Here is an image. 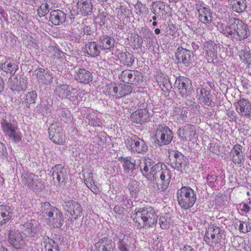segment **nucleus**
Wrapping results in <instances>:
<instances>
[{
	"instance_id": "obj_1",
	"label": "nucleus",
	"mask_w": 251,
	"mask_h": 251,
	"mask_svg": "<svg viewBox=\"0 0 251 251\" xmlns=\"http://www.w3.org/2000/svg\"><path fill=\"white\" fill-rule=\"evenodd\" d=\"M228 24V25L222 24L220 26L221 33L226 36L241 41L250 35L247 31L248 25L239 19L231 18Z\"/></svg>"
},
{
	"instance_id": "obj_2",
	"label": "nucleus",
	"mask_w": 251,
	"mask_h": 251,
	"mask_svg": "<svg viewBox=\"0 0 251 251\" xmlns=\"http://www.w3.org/2000/svg\"><path fill=\"white\" fill-rule=\"evenodd\" d=\"M133 218L139 228L152 227L157 221V216L151 207L136 208Z\"/></svg>"
},
{
	"instance_id": "obj_3",
	"label": "nucleus",
	"mask_w": 251,
	"mask_h": 251,
	"mask_svg": "<svg viewBox=\"0 0 251 251\" xmlns=\"http://www.w3.org/2000/svg\"><path fill=\"white\" fill-rule=\"evenodd\" d=\"M177 201L180 206L188 209L192 207L196 201L197 197L194 190L189 187H182L177 192Z\"/></svg>"
},
{
	"instance_id": "obj_4",
	"label": "nucleus",
	"mask_w": 251,
	"mask_h": 251,
	"mask_svg": "<svg viewBox=\"0 0 251 251\" xmlns=\"http://www.w3.org/2000/svg\"><path fill=\"white\" fill-rule=\"evenodd\" d=\"M139 161L140 169L143 175L149 180L154 181L155 175L162 165L159 163L156 164L149 158H141Z\"/></svg>"
},
{
	"instance_id": "obj_5",
	"label": "nucleus",
	"mask_w": 251,
	"mask_h": 251,
	"mask_svg": "<svg viewBox=\"0 0 251 251\" xmlns=\"http://www.w3.org/2000/svg\"><path fill=\"white\" fill-rule=\"evenodd\" d=\"M223 230L218 226L210 225L206 228L204 236V241L209 245H217L224 239Z\"/></svg>"
},
{
	"instance_id": "obj_6",
	"label": "nucleus",
	"mask_w": 251,
	"mask_h": 251,
	"mask_svg": "<svg viewBox=\"0 0 251 251\" xmlns=\"http://www.w3.org/2000/svg\"><path fill=\"white\" fill-rule=\"evenodd\" d=\"M155 137L159 146L167 145L173 140V132L165 125H159L156 129Z\"/></svg>"
},
{
	"instance_id": "obj_7",
	"label": "nucleus",
	"mask_w": 251,
	"mask_h": 251,
	"mask_svg": "<svg viewBox=\"0 0 251 251\" xmlns=\"http://www.w3.org/2000/svg\"><path fill=\"white\" fill-rule=\"evenodd\" d=\"M127 148L132 151L137 153H144L148 151V145L142 139L136 135H134L128 138L126 141Z\"/></svg>"
},
{
	"instance_id": "obj_8",
	"label": "nucleus",
	"mask_w": 251,
	"mask_h": 251,
	"mask_svg": "<svg viewBox=\"0 0 251 251\" xmlns=\"http://www.w3.org/2000/svg\"><path fill=\"white\" fill-rule=\"evenodd\" d=\"M53 180L60 186H64L68 180L66 169L62 164H57L53 167L51 171Z\"/></svg>"
},
{
	"instance_id": "obj_9",
	"label": "nucleus",
	"mask_w": 251,
	"mask_h": 251,
	"mask_svg": "<svg viewBox=\"0 0 251 251\" xmlns=\"http://www.w3.org/2000/svg\"><path fill=\"white\" fill-rule=\"evenodd\" d=\"M136 241L134 237L129 234L118 237L117 247L118 251H134Z\"/></svg>"
},
{
	"instance_id": "obj_10",
	"label": "nucleus",
	"mask_w": 251,
	"mask_h": 251,
	"mask_svg": "<svg viewBox=\"0 0 251 251\" xmlns=\"http://www.w3.org/2000/svg\"><path fill=\"white\" fill-rule=\"evenodd\" d=\"M171 176L168 170L163 169L162 166L155 175V181L158 185V190L164 192L167 190L170 183Z\"/></svg>"
},
{
	"instance_id": "obj_11",
	"label": "nucleus",
	"mask_w": 251,
	"mask_h": 251,
	"mask_svg": "<svg viewBox=\"0 0 251 251\" xmlns=\"http://www.w3.org/2000/svg\"><path fill=\"white\" fill-rule=\"evenodd\" d=\"M120 78L125 83L138 84L142 81V74L137 70H126L120 75Z\"/></svg>"
},
{
	"instance_id": "obj_12",
	"label": "nucleus",
	"mask_w": 251,
	"mask_h": 251,
	"mask_svg": "<svg viewBox=\"0 0 251 251\" xmlns=\"http://www.w3.org/2000/svg\"><path fill=\"white\" fill-rule=\"evenodd\" d=\"M49 138L56 144H63L65 142V134L59 125L52 124L48 129Z\"/></svg>"
},
{
	"instance_id": "obj_13",
	"label": "nucleus",
	"mask_w": 251,
	"mask_h": 251,
	"mask_svg": "<svg viewBox=\"0 0 251 251\" xmlns=\"http://www.w3.org/2000/svg\"><path fill=\"white\" fill-rule=\"evenodd\" d=\"M8 241L16 249H23L26 246V242L21 233L16 230L10 231Z\"/></svg>"
},
{
	"instance_id": "obj_14",
	"label": "nucleus",
	"mask_w": 251,
	"mask_h": 251,
	"mask_svg": "<svg viewBox=\"0 0 251 251\" xmlns=\"http://www.w3.org/2000/svg\"><path fill=\"white\" fill-rule=\"evenodd\" d=\"M27 80L25 78L21 75L18 76H10L7 81L8 87L12 91L20 92L26 89Z\"/></svg>"
},
{
	"instance_id": "obj_15",
	"label": "nucleus",
	"mask_w": 251,
	"mask_h": 251,
	"mask_svg": "<svg viewBox=\"0 0 251 251\" xmlns=\"http://www.w3.org/2000/svg\"><path fill=\"white\" fill-rule=\"evenodd\" d=\"M177 134L182 140L191 141L197 138L196 127L191 124L186 125L179 128Z\"/></svg>"
},
{
	"instance_id": "obj_16",
	"label": "nucleus",
	"mask_w": 251,
	"mask_h": 251,
	"mask_svg": "<svg viewBox=\"0 0 251 251\" xmlns=\"http://www.w3.org/2000/svg\"><path fill=\"white\" fill-rule=\"evenodd\" d=\"M175 54L178 63H182L185 66H188L192 61L193 53L186 49L184 45L177 48Z\"/></svg>"
},
{
	"instance_id": "obj_17",
	"label": "nucleus",
	"mask_w": 251,
	"mask_h": 251,
	"mask_svg": "<svg viewBox=\"0 0 251 251\" xmlns=\"http://www.w3.org/2000/svg\"><path fill=\"white\" fill-rule=\"evenodd\" d=\"M64 209L75 219L80 217L82 208L81 205L76 201H65L63 204Z\"/></svg>"
},
{
	"instance_id": "obj_18",
	"label": "nucleus",
	"mask_w": 251,
	"mask_h": 251,
	"mask_svg": "<svg viewBox=\"0 0 251 251\" xmlns=\"http://www.w3.org/2000/svg\"><path fill=\"white\" fill-rule=\"evenodd\" d=\"M33 75L36 76L38 83L42 84H50L53 78L52 74L42 68L36 69L33 72Z\"/></svg>"
},
{
	"instance_id": "obj_19",
	"label": "nucleus",
	"mask_w": 251,
	"mask_h": 251,
	"mask_svg": "<svg viewBox=\"0 0 251 251\" xmlns=\"http://www.w3.org/2000/svg\"><path fill=\"white\" fill-rule=\"evenodd\" d=\"M47 218L50 224L56 228L60 227L64 221L63 214L57 209H53L49 212Z\"/></svg>"
},
{
	"instance_id": "obj_20",
	"label": "nucleus",
	"mask_w": 251,
	"mask_h": 251,
	"mask_svg": "<svg viewBox=\"0 0 251 251\" xmlns=\"http://www.w3.org/2000/svg\"><path fill=\"white\" fill-rule=\"evenodd\" d=\"M22 183L31 189H36L41 184L39 176L32 173H25L22 176Z\"/></svg>"
},
{
	"instance_id": "obj_21",
	"label": "nucleus",
	"mask_w": 251,
	"mask_h": 251,
	"mask_svg": "<svg viewBox=\"0 0 251 251\" xmlns=\"http://www.w3.org/2000/svg\"><path fill=\"white\" fill-rule=\"evenodd\" d=\"M243 148V146L241 145L236 144L230 151V158L235 164H243L244 162L245 155L242 152Z\"/></svg>"
},
{
	"instance_id": "obj_22",
	"label": "nucleus",
	"mask_w": 251,
	"mask_h": 251,
	"mask_svg": "<svg viewBox=\"0 0 251 251\" xmlns=\"http://www.w3.org/2000/svg\"><path fill=\"white\" fill-rule=\"evenodd\" d=\"M236 110L242 116L249 117L251 114V103L246 99H241L235 104Z\"/></svg>"
},
{
	"instance_id": "obj_23",
	"label": "nucleus",
	"mask_w": 251,
	"mask_h": 251,
	"mask_svg": "<svg viewBox=\"0 0 251 251\" xmlns=\"http://www.w3.org/2000/svg\"><path fill=\"white\" fill-rule=\"evenodd\" d=\"M200 93L198 100L201 104L211 107L215 106V103L212 100V96L210 90L202 88L200 89Z\"/></svg>"
},
{
	"instance_id": "obj_24",
	"label": "nucleus",
	"mask_w": 251,
	"mask_h": 251,
	"mask_svg": "<svg viewBox=\"0 0 251 251\" xmlns=\"http://www.w3.org/2000/svg\"><path fill=\"white\" fill-rule=\"evenodd\" d=\"M150 114L146 108L138 109L133 112L131 115V120L137 124H142L149 120Z\"/></svg>"
},
{
	"instance_id": "obj_25",
	"label": "nucleus",
	"mask_w": 251,
	"mask_h": 251,
	"mask_svg": "<svg viewBox=\"0 0 251 251\" xmlns=\"http://www.w3.org/2000/svg\"><path fill=\"white\" fill-rule=\"evenodd\" d=\"M75 77L78 82L86 84L93 80V75L91 73L85 69L81 68L75 70Z\"/></svg>"
},
{
	"instance_id": "obj_26",
	"label": "nucleus",
	"mask_w": 251,
	"mask_h": 251,
	"mask_svg": "<svg viewBox=\"0 0 251 251\" xmlns=\"http://www.w3.org/2000/svg\"><path fill=\"white\" fill-rule=\"evenodd\" d=\"M97 251H114L115 244L107 237L101 238L95 244Z\"/></svg>"
},
{
	"instance_id": "obj_27",
	"label": "nucleus",
	"mask_w": 251,
	"mask_h": 251,
	"mask_svg": "<svg viewBox=\"0 0 251 251\" xmlns=\"http://www.w3.org/2000/svg\"><path fill=\"white\" fill-rule=\"evenodd\" d=\"M66 14L60 10H55L50 12V21L55 25H60L66 21Z\"/></svg>"
},
{
	"instance_id": "obj_28",
	"label": "nucleus",
	"mask_w": 251,
	"mask_h": 251,
	"mask_svg": "<svg viewBox=\"0 0 251 251\" xmlns=\"http://www.w3.org/2000/svg\"><path fill=\"white\" fill-rule=\"evenodd\" d=\"M12 216V210L9 206L0 205V226L5 225Z\"/></svg>"
},
{
	"instance_id": "obj_29",
	"label": "nucleus",
	"mask_w": 251,
	"mask_h": 251,
	"mask_svg": "<svg viewBox=\"0 0 251 251\" xmlns=\"http://www.w3.org/2000/svg\"><path fill=\"white\" fill-rule=\"evenodd\" d=\"M122 159L123 161V166L126 173L131 174L136 168H140L139 164L140 159L137 161L132 159L130 157H122Z\"/></svg>"
},
{
	"instance_id": "obj_30",
	"label": "nucleus",
	"mask_w": 251,
	"mask_h": 251,
	"mask_svg": "<svg viewBox=\"0 0 251 251\" xmlns=\"http://www.w3.org/2000/svg\"><path fill=\"white\" fill-rule=\"evenodd\" d=\"M77 8L83 15H89L92 13L93 4L91 0H78Z\"/></svg>"
},
{
	"instance_id": "obj_31",
	"label": "nucleus",
	"mask_w": 251,
	"mask_h": 251,
	"mask_svg": "<svg viewBox=\"0 0 251 251\" xmlns=\"http://www.w3.org/2000/svg\"><path fill=\"white\" fill-rule=\"evenodd\" d=\"M0 68L7 74H14L18 70V65L15 60L6 59L4 62L0 64Z\"/></svg>"
},
{
	"instance_id": "obj_32",
	"label": "nucleus",
	"mask_w": 251,
	"mask_h": 251,
	"mask_svg": "<svg viewBox=\"0 0 251 251\" xmlns=\"http://www.w3.org/2000/svg\"><path fill=\"white\" fill-rule=\"evenodd\" d=\"M204 49L206 52L207 55V60L208 61H213L217 57V46L212 41L205 43Z\"/></svg>"
},
{
	"instance_id": "obj_33",
	"label": "nucleus",
	"mask_w": 251,
	"mask_h": 251,
	"mask_svg": "<svg viewBox=\"0 0 251 251\" xmlns=\"http://www.w3.org/2000/svg\"><path fill=\"white\" fill-rule=\"evenodd\" d=\"M38 223L35 220L27 221L24 225H22V228L25 234L27 236H33L37 232Z\"/></svg>"
},
{
	"instance_id": "obj_34",
	"label": "nucleus",
	"mask_w": 251,
	"mask_h": 251,
	"mask_svg": "<svg viewBox=\"0 0 251 251\" xmlns=\"http://www.w3.org/2000/svg\"><path fill=\"white\" fill-rule=\"evenodd\" d=\"M115 43L114 38L108 36H101L99 39V43L101 50H111L114 47Z\"/></svg>"
},
{
	"instance_id": "obj_35",
	"label": "nucleus",
	"mask_w": 251,
	"mask_h": 251,
	"mask_svg": "<svg viewBox=\"0 0 251 251\" xmlns=\"http://www.w3.org/2000/svg\"><path fill=\"white\" fill-rule=\"evenodd\" d=\"M100 47L96 42H90L85 45V49L88 54L92 57H97L100 53Z\"/></svg>"
},
{
	"instance_id": "obj_36",
	"label": "nucleus",
	"mask_w": 251,
	"mask_h": 251,
	"mask_svg": "<svg viewBox=\"0 0 251 251\" xmlns=\"http://www.w3.org/2000/svg\"><path fill=\"white\" fill-rule=\"evenodd\" d=\"M187 112L185 107H175L173 109V116L179 122L186 121Z\"/></svg>"
},
{
	"instance_id": "obj_37",
	"label": "nucleus",
	"mask_w": 251,
	"mask_h": 251,
	"mask_svg": "<svg viewBox=\"0 0 251 251\" xmlns=\"http://www.w3.org/2000/svg\"><path fill=\"white\" fill-rule=\"evenodd\" d=\"M175 85L177 88L178 93L182 97H186L188 95L189 92L187 90V86L184 79H176L175 83Z\"/></svg>"
},
{
	"instance_id": "obj_38",
	"label": "nucleus",
	"mask_w": 251,
	"mask_h": 251,
	"mask_svg": "<svg viewBox=\"0 0 251 251\" xmlns=\"http://www.w3.org/2000/svg\"><path fill=\"white\" fill-rule=\"evenodd\" d=\"M231 5L233 11L242 13L247 7L246 0H231Z\"/></svg>"
},
{
	"instance_id": "obj_39",
	"label": "nucleus",
	"mask_w": 251,
	"mask_h": 251,
	"mask_svg": "<svg viewBox=\"0 0 251 251\" xmlns=\"http://www.w3.org/2000/svg\"><path fill=\"white\" fill-rule=\"evenodd\" d=\"M119 59L121 63L128 66H132L134 61L133 55L128 52L121 53Z\"/></svg>"
},
{
	"instance_id": "obj_40",
	"label": "nucleus",
	"mask_w": 251,
	"mask_h": 251,
	"mask_svg": "<svg viewBox=\"0 0 251 251\" xmlns=\"http://www.w3.org/2000/svg\"><path fill=\"white\" fill-rule=\"evenodd\" d=\"M1 127L4 135L7 136L11 132L15 129L17 126L12 124L10 120L2 119L1 121Z\"/></svg>"
},
{
	"instance_id": "obj_41",
	"label": "nucleus",
	"mask_w": 251,
	"mask_h": 251,
	"mask_svg": "<svg viewBox=\"0 0 251 251\" xmlns=\"http://www.w3.org/2000/svg\"><path fill=\"white\" fill-rule=\"evenodd\" d=\"M23 103H24L26 107H30L32 104L35 103L37 100V93L35 91H31L28 92L23 99Z\"/></svg>"
},
{
	"instance_id": "obj_42",
	"label": "nucleus",
	"mask_w": 251,
	"mask_h": 251,
	"mask_svg": "<svg viewBox=\"0 0 251 251\" xmlns=\"http://www.w3.org/2000/svg\"><path fill=\"white\" fill-rule=\"evenodd\" d=\"M55 94L60 98H66L70 94L69 86L67 85L58 86L56 89Z\"/></svg>"
},
{
	"instance_id": "obj_43",
	"label": "nucleus",
	"mask_w": 251,
	"mask_h": 251,
	"mask_svg": "<svg viewBox=\"0 0 251 251\" xmlns=\"http://www.w3.org/2000/svg\"><path fill=\"white\" fill-rule=\"evenodd\" d=\"M8 139L14 143H19L22 141L23 135L17 127L11 132L7 136Z\"/></svg>"
},
{
	"instance_id": "obj_44",
	"label": "nucleus",
	"mask_w": 251,
	"mask_h": 251,
	"mask_svg": "<svg viewBox=\"0 0 251 251\" xmlns=\"http://www.w3.org/2000/svg\"><path fill=\"white\" fill-rule=\"evenodd\" d=\"M159 224L162 229H167L169 227L171 223L170 214L169 213L163 214L159 218Z\"/></svg>"
},
{
	"instance_id": "obj_45",
	"label": "nucleus",
	"mask_w": 251,
	"mask_h": 251,
	"mask_svg": "<svg viewBox=\"0 0 251 251\" xmlns=\"http://www.w3.org/2000/svg\"><path fill=\"white\" fill-rule=\"evenodd\" d=\"M175 168L177 170L181 169L185 165V162L184 159V156L179 153H175L174 155Z\"/></svg>"
},
{
	"instance_id": "obj_46",
	"label": "nucleus",
	"mask_w": 251,
	"mask_h": 251,
	"mask_svg": "<svg viewBox=\"0 0 251 251\" xmlns=\"http://www.w3.org/2000/svg\"><path fill=\"white\" fill-rule=\"evenodd\" d=\"M44 244L45 250H49L59 248L58 244L52 239L48 236H44Z\"/></svg>"
},
{
	"instance_id": "obj_47",
	"label": "nucleus",
	"mask_w": 251,
	"mask_h": 251,
	"mask_svg": "<svg viewBox=\"0 0 251 251\" xmlns=\"http://www.w3.org/2000/svg\"><path fill=\"white\" fill-rule=\"evenodd\" d=\"M51 4L50 1L43 3L38 10V14L40 17L45 16L51 8Z\"/></svg>"
},
{
	"instance_id": "obj_48",
	"label": "nucleus",
	"mask_w": 251,
	"mask_h": 251,
	"mask_svg": "<svg viewBox=\"0 0 251 251\" xmlns=\"http://www.w3.org/2000/svg\"><path fill=\"white\" fill-rule=\"evenodd\" d=\"M49 55L54 58L59 59L64 55V53L54 46L49 47Z\"/></svg>"
},
{
	"instance_id": "obj_49",
	"label": "nucleus",
	"mask_w": 251,
	"mask_h": 251,
	"mask_svg": "<svg viewBox=\"0 0 251 251\" xmlns=\"http://www.w3.org/2000/svg\"><path fill=\"white\" fill-rule=\"evenodd\" d=\"M120 88L119 98L128 95L132 92L133 90L132 87L127 84L121 85Z\"/></svg>"
},
{
	"instance_id": "obj_50",
	"label": "nucleus",
	"mask_w": 251,
	"mask_h": 251,
	"mask_svg": "<svg viewBox=\"0 0 251 251\" xmlns=\"http://www.w3.org/2000/svg\"><path fill=\"white\" fill-rule=\"evenodd\" d=\"M218 176L215 175H208L206 177V183L211 188H213L218 183Z\"/></svg>"
},
{
	"instance_id": "obj_51",
	"label": "nucleus",
	"mask_w": 251,
	"mask_h": 251,
	"mask_svg": "<svg viewBox=\"0 0 251 251\" xmlns=\"http://www.w3.org/2000/svg\"><path fill=\"white\" fill-rule=\"evenodd\" d=\"M196 8L197 9L199 17L203 16V15H211L208 8L204 7L202 5V3H198L196 5Z\"/></svg>"
},
{
	"instance_id": "obj_52",
	"label": "nucleus",
	"mask_w": 251,
	"mask_h": 251,
	"mask_svg": "<svg viewBox=\"0 0 251 251\" xmlns=\"http://www.w3.org/2000/svg\"><path fill=\"white\" fill-rule=\"evenodd\" d=\"M53 209H56L52 207L49 202H45L42 204L41 207V211L44 214V216L47 217L48 213L50 211H52Z\"/></svg>"
},
{
	"instance_id": "obj_53",
	"label": "nucleus",
	"mask_w": 251,
	"mask_h": 251,
	"mask_svg": "<svg viewBox=\"0 0 251 251\" xmlns=\"http://www.w3.org/2000/svg\"><path fill=\"white\" fill-rule=\"evenodd\" d=\"M128 187L131 196L132 197H135L136 196V194L139 191L137 182L136 181H132L128 184Z\"/></svg>"
},
{
	"instance_id": "obj_54",
	"label": "nucleus",
	"mask_w": 251,
	"mask_h": 251,
	"mask_svg": "<svg viewBox=\"0 0 251 251\" xmlns=\"http://www.w3.org/2000/svg\"><path fill=\"white\" fill-rule=\"evenodd\" d=\"M239 230L240 232L247 233L251 230V226H250V223L241 221H239Z\"/></svg>"
},
{
	"instance_id": "obj_55",
	"label": "nucleus",
	"mask_w": 251,
	"mask_h": 251,
	"mask_svg": "<svg viewBox=\"0 0 251 251\" xmlns=\"http://www.w3.org/2000/svg\"><path fill=\"white\" fill-rule=\"evenodd\" d=\"M84 179L85 181V183L87 186H88V184H92V183H94L93 176L92 174L89 172H85L83 174Z\"/></svg>"
},
{
	"instance_id": "obj_56",
	"label": "nucleus",
	"mask_w": 251,
	"mask_h": 251,
	"mask_svg": "<svg viewBox=\"0 0 251 251\" xmlns=\"http://www.w3.org/2000/svg\"><path fill=\"white\" fill-rule=\"evenodd\" d=\"M240 54L241 56H243V59L247 63L250 62L251 61V55L249 53V50L247 49L241 50Z\"/></svg>"
},
{
	"instance_id": "obj_57",
	"label": "nucleus",
	"mask_w": 251,
	"mask_h": 251,
	"mask_svg": "<svg viewBox=\"0 0 251 251\" xmlns=\"http://www.w3.org/2000/svg\"><path fill=\"white\" fill-rule=\"evenodd\" d=\"M160 87L164 92H166L169 91L172 88L171 85L168 81L163 82L160 84Z\"/></svg>"
},
{
	"instance_id": "obj_58",
	"label": "nucleus",
	"mask_w": 251,
	"mask_h": 251,
	"mask_svg": "<svg viewBox=\"0 0 251 251\" xmlns=\"http://www.w3.org/2000/svg\"><path fill=\"white\" fill-rule=\"evenodd\" d=\"M199 20L203 23H209L212 21L211 15L199 16Z\"/></svg>"
},
{
	"instance_id": "obj_59",
	"label": "nucleus",
	"mask_w": 251,
	"mask_h": 251,
	"mask_svg": "<svg viewBox=\"0 0 251 251\" xmlns=\"http://www.w3.org/2000/svg\"><path fill=\"white\" fill-rule=\"evenodd\" d=\"M134 41L136 42L134 46L137 48H140L143 44V39L142 38L138 35L135 36L134 37Z\"/></svg>"
},
{
	"instance_id": "obj_60",
	"label": "nucleus",
	"mask_w": 251,
	"mask_h": 251,
	"mask_svg": "<svg viewBox=\"0 0 251 251\" xmlns=\"http://www.w3.org/2000/svg\"><path fill=\"white\" fill-rule=\"evenodd\" d=\"M88 188L90 189V190L95 194L99 193L100 192V189L96 186L95 183H92V184H88V186H87Z\"/></svg>"
},
{
	"instance_id": "obj_61",
	"label": "nucleus",
	"mask_w": 251,
	"mask_h": 251,
	"mask_svg": "<svg viewBox=\"0 0 251 251\" xmlns=\"http://www.w3.org/2000/svg\"><path fill=\"white\" fill-rule=\"evenodd\" d=\"M145 38L147 39L148 42H150L153 41V39L154 38V35L151 31L148 30L145 36Z\"/></svg>"
},
{
	"instance_id": "obj_62",
	"label": "nucleus",
	"mask_w": 251,
	"mask_h": 251,
	"mask_svg": "<svg viewBox=\"0 0 251 251\" xmlns=\"http://www.w3.org/2000/svg\"><path fill=\"white\" fill-rule=\"evenodd\" d=\"M82 32L84 34L90 35L92 33L91 28L87 25H85L83 27Z\"/></svg>"
},
{
	"instance_id": "obj_63",
	"label": "nucleus",
	"mask_w": 251,
	"mask_h": 251,
	"mask_svg": "<svg viewBox=\"0 0 251 251\" xmlns=\"http://www.w3.org/2000/svg\"><path fill=\"white\" fill-rule=\"evenodd\" d=\"M6 151L4 145L0 142V156L4 155Z\"/></svg>"
},
{
	"instance_id": "obj_64",
	"label": "nucleus",
	"mask_w": 251,
	"mask_h": 251,
	"mask_svg": "<svg viewBox=\"0 0 251 251\" xmlns=\"http://www.w3.org/2000/svg\"><path fill=\"white\" fill-rule=\"evenodd\" d=\"M241 211L248 213L250 211V207L247 203H244L242 206Z\"/></svg>"
}]
</instances>
